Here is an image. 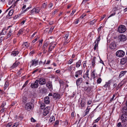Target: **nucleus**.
I'll use <instances>...</instances> for the list:
<instances>
[{
  "label": "nucleus",
  "instance_id": "1",
  "mask_svg": "<svg viewBox=\"0 0 127 127\" xmlns=\"http://www.w3.org/2000/svg\"><path fill=\"white\" fill-rule=\"evenodd\" d=\"M126 30V27L124 25H120L118 27V31L120 33H123Z\"/></svg>",
  "mask_w": 127,
  "mask_h": 127
},
{
  "label": "nucleus",
  "instance_id": "2",
  "mask_svg": "<svg viewBox=\"0 0 127 127\" xmlns=\"http://www.w3.org/2000/svg\"><path fill=\"white\" fill-rule=\"evenodd\" d=\"M121 119L122 123L127 122V112L126 113H123L121 116Z\"/></svg>",
  "mask_w": 127,
  "mask_h": 127
},
{
  "label": "nucleus",
  "instance_id": "3",
  "mask_svg": "<svg viewBox=\"0 0 127 127\" xmlns=\"http://www.w3.org/2000/svg\"><path fill=\"white\" fill-rule=\"evenodd\" d=\"M125 55V52L122 50H118L116 53V56L120 57H123Z\"/></svg>",
  "mask_w": 127,
  "mask_h": 127
},
{
  "label": "nucleus",
  "instance_id": "4",
  "mask_svg": "<svg viewBox=\"0 0 127 127\" xmlns=\"http://www.w3.org/2000/svg\"><path fill=\"white\" fill-rule=\"evenodd\" d=\"M126 39V36L123 34L120 35L118 37V39L120 41H125Z\"/></svg>",
  "mask_w": 127,
  "mask_h": 127
},
{
  "label": "nucleus",
  "instance_id": "5",
  "mask_svg": "<svg viewBox=\"0 0 127 127\" xmlns=\"http://www.w3.org/2000/svg\"><path fill=\"white\" fill-rule=\"evenodd\" d=\"M38 80H36L34 83H31V87L32 88H37L38 86Z\"/></svg>",
  "mask_w": 127,
  "mask_h": 127
},
{
  "label": "nucleus",
  "instance_id": "6",
  "mask_svg": "<svg viewBox=\"0 0 127 127\" xmlns=\"http://www.w3.org/2000/svg\"><path fill=\"white\" fill-rule=\"evenodd\" d=\"M50 110V107L49 106L46 107L44 109L43 112V114L44 115L46 116L49 113Z\"/></svg>",
  "mask_w": 127,
  "mask_h": 127
},
{
  "label": "nucleus",
  "instance_id": "7",
  "mask_svg": "<svg viewBox=\"0 0 127 127\" xmlns=\"http://www.w3.org/2000/svg\"><path fill=\"white\" fill-rule=\"evenodd\" d=\"M121 64L123 65H127V57L122 58L121 61Z\"/></svg>",
  "mask_w": 127,
  "mask_h": 127
},
{
  "label": "nucleus",
  "instance_id": "8",
  "mask_svg": "<svg viewBox=\"0 0 127 127\" xmlns=\"http://www.w3.org/2000/svg\"><path fill=\"white\" fill-rule=\"evenodd\" d=\"M46 86L50 91H51L52 90L53 88L51 82L49 81L47 82L46 83Z\"/></svg>",
  "mask_w": 127,
  "mask_h": 127
},
{
  "label": "nucleus",
  "instance_id": "9",
  "mask_svg": "<svg viewBox=\"0 0 127 127\" xmlns=\"http://www.w3.org/2000/svg\"><path fill=\"white\" fill-rule=\"evenodd\" d=\"M53 97L55 99H59L60 98L61 96L60 94L58 93H54L53 95Z\"/></svg>",
  "mask_w": 127,
  "mask_h": 127
},
{
  "label": "nucleus",
  "instance_id": "10",
  "mask_svg": "<svg viewBox=\"0 0 127 127\" xmlns=\"http://www.w3.org/2000/svg\"><path fill=\"white\" fill-rule=\"evenodd\" d=\"M38 81L39 83L41 85H44L46 83L45 79L44 78H40Z\"/></svg>",
  "mask_w": 127,
  "mask_h": 127
},
{
  "label": "nucleus",
  "instance_id": "11",
  "mask_svg": "<svg viewBox=\"0 0 127 127\" xmlns=\"http://www.w3.org/2000/svg\"><path fill=\"white\" fill-rule=\"evenodd\" d=\"M38 62V60H32L30 62V63L31 64L30 66H33V65L36 66V65Z\"/></svg>",
  "mask_w": 127,
  "mask_h": 127
},
{
  "label": "nucleus",
  "instance_id": "12",
  "mask_svg": "<svg viewBox=\"0 0 127 127\" xmlns=\"http://www.w3.org/2000/svg\"><path fill=\"white\" fill-rule=\"evenodd\" d=\"M83 81L82 78H78L76 81V84L77 86H78Z\"/></svg>",
  "mask_w": 127,
  "mask_h": 127
},
{
  "label": "nucleus",
  "instance_id": "13",
  "mask_svg": "<svg viewBox=\"0 0 127 127\" xmlns=\"http://www.w3.org/2000/svg\"><path fill=\"white\" fill-rule=\"evenodd\" d=\"M13 29H10V30H9V32L7 34V38H8L9 37L11 36L12 35V34L13 33Z\"/></svg>",
  "mask_w": 127,
  "mask_h": 127
},
{
  "label": "nucleus",
  "instance_id": "14",
  "mask_svg": "<svg viewBox=\"0 0 127 127\" xmlns=\"http://www.w3.org/2000/svg\"><path fill=\"white\" fill-rule=\"evenodd\" d=\"M122 110L123 113H127V104L124 105L123 108H122Z\"/></svg>",
  "mask_w": 127,
  "mask_h": 127
},
{
  "label": "nucleus",
  "instance_id": "15",
  "mask_svg": "<svg viewBox=\"0 0 127 127\" xmlns=\"http://www.w3.org/2000/svg\"><path fill=\"white\" fill-rule=\"evenodd\" d=\"M116 45L114 43H112L110 45V48L111 49H115Z\"/></svg>",
  "mask_w": 127,
  "mask_h": 127
},
{
  "label": "nucleus",
  "instance_id": "16",
  "mask_svg": "<svg viewBox=\"0 0 127 127\" xmlns=\"http://www.w3.org/2000/svg\"><path fill=\"white\" fill-rule=\"evenodd\" d=\"M124 83L125 82L124 81V80L122 81L120 83L117 85L116 87L117 89L118 90L120 87L123 86Z\"/></svg>",
  "mask_w": 127,
  "mask_h": 127
},
{
  "label": "nucleus",
  "instance_id": "17",
  "mask_svg": "<svg viewBox=\"0 0 127 127\" xmlns=\"http://www.w3.org/2000/svg\"><path fill=\"white\" fill-rule=\"evenodd\" d=\"M127 72L126 71H121L119 74V77L120 78L122 76H124L126 73Z\"/></svg>",
  "mask_w": 127,
  "mask_h": 127
},
{
  "label": "nucleus",
  "instance_id": "18",
  "mask_svg": "<svg viewBox=\"0 0 127 127\" xmlns=\"http://www.w3.org/2000/svg\"><path fill=\"white\" fill-rule=\"evenodd\" d=\"M32 107L30 104H26L25 105V108L26 109H31Z\"/></svg>",
  "mask_w": 127,
  "mask_h": 127
},
{
  "label": "nucleus",
  "instance_id": "19",
  "mask_svg": "<svg viewBox=\"0 0 127 127\" xmlns=\"http://www.w3.org/2000/svg\"><path fill=\"white\" fill-rule=\"evenodd\" d=\"M96 59L95 57H94L92 61V65L93 67H94L95 65V59Z\"/></svg>",
  "mask_w": 127,
  "mask_h": 127
},
{
  "label": "nucleus",
  "instance_id": "20",
  "mask_svg": "<svg viewBox=\"0 0 127 127\" xmlns=\"http://www.w3.org/2000/svg\"><path fill=\"white\" fill-rule=\"evenodd\" d=\"M20 63L19 62H16L13 64V65L12 66V68H15L17 67L19 64Z\"/></svg>",
  "mask_w": 127,
  "mask_h": 127
},
{
  "label": "nucleus",
  "instance_id": "21",
  "mask_svg": "<svg viewBox=\"0 0 127 127\" xmlns=\"http://www.w3.org/2000/svg\"><path fill=\"white\" fill-rule=\"evenodd\" d=\"M49 97L47 96L44 98V103H49L50 101L49 100Z\"/></svg>",
  "mask_w": 127,
  "mask_h": 127
},
{
  "label": "nucleus",
  "instance_id": "22",
  "mask_svg": "<svg viewBox=\"0 0 127 127\" xmlns=\"http://www.w3.org/2000/svg\"><path fill=\"white\" fill-rule=\"evenodd\" d=\"M55 120V118L54 116L51 117L49 121V123H51L53 121H54Z\"/></svg>",
  "mask_w": 127,
  "mask_h": 127
},
{
  "label": "nucleus",
  "instance_id": "23",
  "mask_svg": "<svg viewBox=\"0 0 127 127\" xmlns=\"http://www.w3.org/2000/svg\"><path fill=\"white\" fill-rule=\"evenodd\" d=\"M81 64V61L79 60L76 63V67L78 68L79 67Z\"/></svg>",
  "mask_w": 127,
  "mask_h": 127
},
{
  "label": "nucleus",
  "instance_id": "24",
  "mask_svg": "<svg viewBox=\"0 0 127 127\" xmlns=\"http://www.w3.org/2000/svg\"><path fill=\"white\" fill-rule=\"evenodd\" d=\"M48 45V44L47 43H44L42 47V49H47Z\"/></svg>",
  "mask_w": 127,
  "mask_h": 127
},
{
  "label": "nucleus",
  "instance_id": "25",
  "mask_svg": "<svg viewBox=\"0 0 127 127\" xmlns=\"http://www.w3.org/2000/svg\"><path fill=\"white\" fill-rule=\"evenodd\" d=\"M18 53L19 52L18 51H13L12 52L11 55H12L13 56H15L18 54Z\"/></svg>",
  "mask_w": 127,
  "mask_h": 127
},
{
  "label": "nucleus",
  "instance_id": "26",
  "mask_svg": "<svg viewBox=\"0 0 127 127\" xmlns=\"http://www.w3.org/2000/svg\"><path fill=\"white\" fill-rule=\"evenodd\" d=\"M111 82V81L110 80L108 82H106V84L104 85V87H105L106 88L108 87L109 86H110V85H109V84Z\"/></svg>",
  "mask_w": 127,
  "mask_h": 127
},
{
  "label": "nucleus",
  "instance_id": "27",
  "mask_svg": "<svg viewBox=\"0 0 127 127\" xmlns=\"http://www.w3.org/2000/svg\"><path fill=\"white\" fill-rule=\"evenodd\" d=\"M89 109H90V108H88V107H87L85 111V114L84 115V117L85 116H86L88 113L89 112Z\"/></svg>",
  "mask_w": 127,
  "mask_h": 127
},
{
  "label": "nucleus",
  "instance_id": "28",
  "mask_svg": "<svg viewBox=\"0 0 127 127\" xmlns=\"http://www.w3.org/2000/svg\"><path fill=\"white\" fill-rule=\"evenodd\" d=\"M95 70H94L92 72L91 74V77L92 78H95Z\"/></svg>",
  "mask_w": 127,
  "mask_h": 127
},
{
  "label": "nucleus",
  "instance_id": "29",
  "mask_svg": "<svg viewBox=\"0 0 127 127\" xmlns=\"http://www.w3.org/2000/svg\"><path fill=\"white\" fill-rule=\"evenodd\" d=\"M54 47V46H50L48 48V52H50V51H51Z\"/></svg>",
  "mask_w": 127,
  "mask_h": 127
},
{
  "label": "nucleus",
  "instance_id": "30",
  "mask_svg": "<svg viewBox=\"0 0 127 127\" xmlns=\"http://www.w3.org/2000/svg\"><path fill=\"white\" fill-rule=\"evenodd\" d=\"M101 118L100 116L99 117L96 119L94 120L93 123V125L94 124V123H95L98 122L100 120Z\"/></svg>",
  "mask_w": 127,
  "mask_h": 127
},
{
  "label": "nucleus",
  "instance_id": "31",
  "mask_svg": "<svg viewBox=\"0 0 127 127\" xmlns=\"http://www.w3.org/2000/svg\"><path fill=\"white\" fill-rule=\"evenodd\" d=\"M35 13L38 14L39 12H40V8L39 7H37L36 8H35Z\"/></svg>",
  "mask_w": 127,
  "mask_h": 127
},
{
  "label": "nucleus",
  "instance_id": "32",
  "mask_svg": "<svg viewBox=\"0 0 127 127\" xmlns=\"http://www.w3.org/2000/svg\"><path fill=\"white\" fill-rule=\"evenodd\" d=\"M96 20H95V19L94 20H93L91 21L90 23V25H93L95 24L96 22Z\"/></svg>",
  "mask_w": 127,
  "mask_h": 127
},
{
  "label": "nucleus",
  "instance_id": "33",
  "mask_svg": "<svg viewBox=\"0 0 127 127\" xmlns=\"http://www.w3.org/2000/svg\"><path fill=\"white\" fill-rule=\"evenodd\" d=\"M13 12V10L12 9L10 10L8 13V15L9 16H11L12 15Z\"/></svg>",
  "mask_w": 127,
  "mask_h": 127
},
{
  "label": "nucleus",
  "instance_id": "34",
  "mask_svg": "<svg viewBox=\"0 0 127 127\" xmlns=\"http://www.w3.org/2000/svg\"><path fill=\"white\" fill-rule=\"evenodd\" d=\"M95 44L94 46V49L95 51L96 49L97 48H98V43H96V42H95Z\"/></svg>",
  "mask_w": 127,
  "mask_h": 127
},
{
  "label": "nucleus",
  "instance_id": "35",
  "mask_svg": "<svg viewBox=\"0 0 127 127\" xmlns=\"http://www.w3.org/2000/svg\"><path fill=\"white\" fill-rule=\"evenodd\" d=\"M82 71L81 70H79L76 72L75 74H77L79 75H81L82 74Z\"/></svg>",
  "mask_w": 127,
  "mask_h": 127
},
{
  "label": "nucleus",
  "instance_id": "36",
  "mask_svg": "<svg viewBox=\"0 0 127 127\" xmlns=\"http://www.w3.org/2000/svg\"><path fill=\"white\" fill-rule=\"evenodd\" d=\"M24 30L23 29H20L18 32V35H20L22 33V32H23Z\"/></svg>",
  "mask_w": 127,
  "mask_h": 127
},
{
  "label": "nucleus",
  "instance_id": "37",
  "mask_svg": "<svg viewBox=\"0 0 127 127\" xmlns=\"http://www.w3.org/2000/svg\"><path fill=\"white\" fill-rule=\"evenodd\" d=\"M72 67L71 65L67 67V69L69 71H70L72 70Z\"/></svg>",
  "mask_w": 127,
  "mask_h": 127
},
{
  "label": "nucleus",
  "instance_id": "38",
  "mask_svg": "<svg viewBox=\"0 0 127 127\" xmlns=\"http://www.w3.org/2000/svg\"><path fill=\"white\" fill-rule=\"evenodd\" d=\"M45 106V104H41L40 105V107L41 109H43Z\"/></svg>",
  "mask_w": 127,
  "mask_h": 127
},
{
  "label": "nucleus",
  "instance_id": "39",
  "mask_svg": "<svg viewBox=\"0 0 127 127\" xmlns=\"http://www.w3.org/2000/svg\"><path fill=\"white\" fill-rule=\"evenodd\" d=\"M27 97L25 96H24L23 97V99L22 100L23 102L25 103L26 102Z\"/></svg>",
  "mask_w": 127,
  "mask_h": 127
},
{
  "label": "nucleus",
  "instance_id": "40",
  "mask_svg": "<svg viewBox=\"0 0 127 127\" xmlns=\"http://www.w3.org/2000/svg\"><path fill=\"white\" fill-rule=\"evenodd\" d=\"M89 70H87L86 73L85 74V75H86V76L88 78H89Z\"/></svg>",
  "mask_w": 127,
  "mask_h": 127
},
{
  "label": "nucleus",
  "instance_id": "41",
  "mask_svg": "<svg viewBox=\"0 0 127 127\" xmlns=\"http://www.w3.org/2000/svg\"><path fill=\"white\" fill-rule=\"evenodd\" d=\"M23 45H24L26 47H28L29 46V45L27 43V42L24 43L23 44Z\"/></svg>",
  "mask_w": 127,
  "mask_h": 127
},
{
  "label": "nucleus",
  "instance_id": "42",
  "mask_svg": "<svg viewBox=\"0 0 127 127\" xmlns=\"http://www.w3.org/2000/svg\"><path fill=\"white\" fill-rule=\"evenodd\" d=\"M42 7L44 8H47V4L45 3H44L42 6Z\"/></svg>",
  "mask_w": 127,
  "mask_h": 127
},
{
  "label": "nucleus",
  "instance_id": "43",
  "mask_svg": "<svg viewBox=\"0 0 127 127\" xmlns=\"http://www.w3.org/2000/svg\"><path fill=\"white\" fill-rule=\"evenodd\" d=\"M69 36V34H66L64 36V39L66 40H67Z\"/></svg>",
  "mask_w": 127,
  "mask_h": 127
},
{
  "label": "nucleus",
  "instance_id": "44",
  "mask_svg": "<svg viewBox=\"0 0 127 127\" xmlns=\"http://www.w3.org/2000/svg\"><path fill=\"white\" fill-rule=\"evenodd\" d=\"M35 8H34L31 11V13L32 14H33L35 12Z\"/></svg>",
  "mask_w": 127,
  "mask_h": 127
},
{
  "label": "nucleus",
  "instance_id": "45",
  "mask_svg": "<svg viewBox=\"0 0 127 127\" xmlns=\"http://www.w3.org/2000/svg\"><path fill=\"white\" fill-rule=\"evenodd\" d=\"M102 81V80L100 78H99L97 80V83L99 84L101 83Z\"/></svg>",
  "mask_w": 127,
  "mask_h": 127
},
{
  "label": "nucleus",
  "instance_id": "46",
  "mask_svg": "<svg viewBox=\"0 0 127 127\" xmlns=\"http://www.w3.org/2000/svg\"><path fill=\"white\" fill-rule=\"evenodd\" d=\"M100 36H98V38L97 39L96 41L95 42H96V43H98V42L99 41L100 39Z\"/></svg>",
  "mask_w": 127,
  "mask_h": 127
},
{
  "label": "nucleus",
  "instance_id": "47",
  "mask_svg": "<svg viewBox=\"0 0 127 127\" xmlns=\"http://www.w3.org/2000/svg\"><path fill=\"white\" fill-rule=\"evenodd\" d=\"M73 62V60L70 59L69 60L68 62L67 63V64H71Z\"/></svg>",
  "mask_w": 127,
  "mask_h": 127
},
{
  "label": "nucleus",
  "instance_id": "48",
  "mask_svg": "<svg viewBox=\"0 0 127 127\" xmlns=\"http://www.w3.org/2000/svg\"><path fill=\"white\" fill-rule=\"evenodd\" d=\"M59 123V121L58 120L56 121L54 125L55 126H57Z\"/></svg>",
  "mask_w": 127,
  "mask_h": 127
},
{
  "label": "nucleus",
  "instance_id": "49",
  "mask_svg": "<svg viewBox=\"0 0 127 127\" xmlns=\"http://www.w3.org/2000/svg\"><path fill=\"white\" fill-rule=\"evenodd\" d=\"M59 82L60 84V86H61L62 85H63L64 84V82L62 80H60L59 81Z\"/></svg>",
  "mask_w": 127,
  "mask_h": 127
},
{
  "label": "nucleus",
  "instance_id": "50",
  "mask_svg": "<svg viewBox=\"0 0 127 127\" xmlns=\"http://www.w3.org/2000/svg\"><path fill=\"white\" fill-rule=\"evenodd\" d=\"M28 83V81H26L25 82V83L24 84V85H23V86L22 87V88H23L25 87L27 85Z\"/></svg>",
  "mask_w": 127,
  "mask_h": 127
},
{
  "label": "nucleus",
  "instance_id": "51",
  "mask_svg": "<svg viewBox=\"0 0 127 127\" xmlns=\"http://www.w3.org/2000/svg\"><path fill=\"white\" fill-rule=\"evenodd\" d=\"M122 125L121 122H119L117 124V126L118 127H121Z\"/></svg>",
  "mask_w": 127,
  "mask_h": 127
},
{
  "label": "nucleus",
  "instance_id": "52",
  "mask_svg": "<svg viewBox=\"0 0 127 127\" xmlns=\"http://www.w3.org/2000/svg\"><path fill=\"white\" fill-rule=\"evenodd\" d=\"M116 95L115 94H114L113 95V97H112L111 99L110 100V101H112L114 99V97H115V96H116Z\"/></svg>",
  "mask_w": 127,
  "mask_h": 127
},
{
  "label": "nucleus",
  "instance_id": "53",
  "mask_svg": "<svg viewBox=\"0 0 127 127\" xmlns=\"http://www.w3.org/2000/svg\"><path fill=\"white\" fill-rule=\"evenodd\" d=\"M85 105L84 104H80L79 105V106H81L82 107H85Z\"/></svg>",
  "mask_w": 127,
  "mask_h": 127
},
{
  "label": "nucleus",
  "instance_id": "54",
  "mask_svg": "<svg viewBox=\"0 0 127 127\" xmlns=\"http://www.w3.org/2000/svg\"><path fill=\"white\" fill-rule=\"evenodd\" d=\"M18 125V124L17 123H15L13 125V127H17Z\"/></svg>",
  "mask_w": 127,
  "mask_h": 127
},
{
  "label": "nucleus",
  "instance_id": "55",
  "mask_svg": "<svg viewBox=\"0 0 127 127\" xmlns=\"http://www.w3.org/2000/svg\"><path fill=\"white\" fill-rule=\"evenodd\" d=\"M84 64H83V67L84 68H85L86 66V61H84Z\"/></svg>",
  "mask_w": 127,
  "mask_h": 127
},
{
  "label": "nucleus",
  "instance_id": "56",
  "mask_svg": "<svg viewBox=\"0 0 127 127\" xmlns=\"http://www.w3.org/2000/svg\"><path fill=\"white\" fill-rule=\"evenodd\" d=\"M32 7L31 6H30L29 7H28L24 11V12H25L27 11L28 9Z\"/></svg>",
  "mask_w": 127,
  "mask_h": 127
},
{
  "label": "nucleus",
  "instance_id": "57",
  "mask_svg": "<svg viewBox=\"0 0 127 127\" xmlns=\"http://www.w3.org/2000/svg\"><path fill=\"white\" fill-rule=\"evenodd\" d=\"M12 125L11 123H8L7 125V127H10Z\"/></svg>",
  "mask_w": 127,
  "mask_h": 127
},
{
  "label": "nucleus",
  "instance_id": "58",
  "mask_svg": "<svg viewBox=\"0 0 127 127\" xmlns=\"http://www.w3.org/2000/svg\"><path fill=\"white\" fill-rule=\"evenodd\" d=\"M31 122H35V120L32 117L31 118Z\"/></svg>",
  "mask_w": 127,
  "mask_h": 127
},
{
  "label": "nucleus",
  "instance_id": "59",
  "mask_svg": "<svg viewBox=\"0 0 127 127\" xmlns=\"http://www.w3.org/2000/svg\"><path fill=\"white\" fill-rule=\"evenodd\" d=\"M89 0H83L82 1V4L83 3L84 4L86 2H87V1Z\"/></svg>",
  "mask_w": 127,
  "mask_h": 127
},
{
  "label": "nucleus",
  "instance_id": "60",
  "mask_svg": "<svg viewBox=\"0 0 127 127\" xmlns=\"http://www.w3.org/2000/svg\"><path fill=\"white\" fill-rule=\"evenodd\" d=\"M115 14V13H114L111 14L108 17V18H109V17L113 16Z\"/></svg>",
  "mask_w": 127,
  "mask_h": 127
},
{
  "label": "nucleus",
  "instance_id": "61",
  "mask_svg": "<svg viewBox=\"0 0 127 127\" xmlns=\"http://www.w3.org/2000/svg\"><path fill=\"white\" fill-rule=\"evenodd\" d=\"M86 15V14H83L81 16L80 18H83Z\"/></svg>",
  "mask_w": 127,
  "mask_h": 127
},
{
  "label": "nucleus",
  "instance_id": "62",
  "mask_svg": "<svg viewBox=\"0 0 127 127\" xmlns=\"http://www.w3.org/2000/svg\"><path fill=\"white\" fill-rule=\"evenodd\" d=\"M59 104L58 105V106L59 107H62L63 105H62V104Z\"/></svg>",
  "mask_w": 127,
  "mask_h": 127
},
{
  "label": "nucleus",
  "instance_id": "63",
  "mask_svg": "<svg viewBox=\"0 0 127 127\" xmlns=\"http://www.w3.org/2000/svg\"><path fill=\"white\" fill-rule=\"evenodd\" d=\"M57 10H55L54 12L52 13V14L53 15H54L57 12Z\"/></svg>",
  "mask_w": 127,
  "mask_h": 127
},
{
  "label": "nucleus",
  "instance_id": "64",
  "mask_svg": "<svg viewBox=\"0 0 127 127\" xmlns=\"http://www.w3.org/2000/svg\"><path fill=\"white\" fill-rule=\"evenodd\" d=\"M103 27L102 26H101L98 29V32H99V31H100L101 30V28H102Z\"/></svg>",
  "mask_w": 127,
  "mask_h": 127
}]
</instances>
